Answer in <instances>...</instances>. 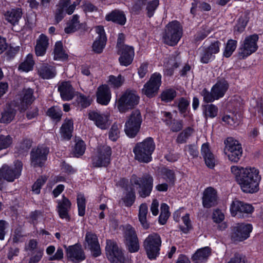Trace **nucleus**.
<instances>
[{
  "instance_id": "nucleus-17",
  "label": "nucleus",
  "mask_w": 263,
  "mask_h": 263,
  "mask_svg": "<svg viewBox=\"0 0 263 263\" xmlns=\"http://www.w3.org/2000/svg\"><path fill=\"white\" fill-rule=\"evenodd\" d=\"M88 117L98 128L102 130L107 129L111 124L109 116L99 111H89Z\"/></svg>"
},
{
  "instance_id": "nucleus-33",
  "label": "nucleus",
  "mask_w": 263,
  "mask_h": 263,
  "mask_svg": "<svg viewBox=\"0 0 263 263\" xmlns=\"http://www.w3.org/2000/svg\"><path fill=\"white\" fill-rule=\"evenodd\" d=\"M73 123L71 119H66L60 128V133L64 139L69 140L72 137Z\"/></svg>"
},
{
  "instance_id": "nucleus-50",
  "label": "nucleus",
  "mask_w": 263,
  "mask_h": 263,
  "mask_svg": "<svg viewBox=\"0 0 263 263\" xmlns=\"http://www.w3.org/2000/svg\"><path fill=\"white\" fill-rule=\"evenodd\" d=\"M124 82V78L121 74L116 77L111 75L109 77L108 82L114 88H119L122 85Z\"/></svg>"
},
{
  "instance_id": "nucleus-20",
  "label": "nucleus",
  "mask_w": 263,
  "mask_h": 263,
  "mask_svg": "<svg viewBox=\"0 0 263 263\" xmlns=\"http://www.w3.org/2000/svg\"><path fill=\"white\" fill-rule=\"evenodd\" d=\"M118 54L120 55L119 61L121 65L128 66L133 62L134 55V48L133 46L125 45L118 49Z\"/></svg>"
},
{
  "instance_id": "nucleus-14",
  "label": "nucleus",
  "mask_w": 263,
  "mask_h": 263,
  "mask_svg": "<svg viewBox=\"0 0 263 263\" xmlns=\"http://www.w3.org/2000/svg\"><path fill=\"white\" fill-rule=\"evenodd\" d=\"M124 237L128 251L130 253L138 252L140 248L138 238L135 229L130 225L125 226Z\"/></svg>"
},
{
  "instance_id": "nucleus-62",
  "label": "nucleus",
  "mask_w": 263,
  "mask_h": 263,
  "mask_svg": "<svg viewBox=\"0 0 263 263\" xmlns=\"http://www.w3.org/2000/svg\"><path fill=\"white\" fill-rule=\"evenodd\" d=\"M77 101L83 108L89 106L91 102V99L89 96H85L83 94H80L77 97Z\"/></svg>"
},
{
  "instance_id": "nucleus-10",
  "label": "nucleus",
  "mask_w": 263,
  "mask_h": 263,
  "mask_svg": "<svg viewBox=\"0 0 263 263\" xmlns=\"http://www.w3.org/2000/svg\"><path fill=\"white\" fill-rule=\"evenodd\" d=\"M105 251L108 259L111 263L124 262L125 257L123 251L114 240H106Z\"/></svg>"
},
{
  "instance_id": "nucleus-46",
  "label": "nucleus",
  "mask_w": 263,
  "mask_h": 263,
  "mask_svg": "<svg viewBox=\"0 0 263 263\" xmlns=\"http://www.w3.org/2000/svg\"><path fill=\"white\" fill-rule=\"evenodd\" d=\"M47 115L52 119L59 122L61 119L63 113L59 107L52 106L47 110Z\"/></svg>"
},
{
  "instance_id": "nucleus-34",
  "label": "nucleus",
  "mask_w": 263,
  "mask_h": 263,
  "mask_svg": "<svg viewBox=\"0 0 263 263\" xmlns=\"http://www.w3.org/2000/svg\"><path fill=\"white\" fill-rule=\"evenodd\" d=\"M229 87L228 82L223 80L218 81L212 88L213 92L217 99L222 98Z\"/></svg>"
},
{
  "instance_id": "nucleus-45",
  "label": "nucleus",
  "mask_w": 263,
  "mask_h": 263,
  "mask_svg": "<svg viewBox=\"0 0 263 263\" xmlns=\"http://www.w3.org/2000/svg\"><path fill=\"white\" fill-rule=\"evenodd\" d=\"M161 213L159 217V222L160 224L163 225L166 222L168 217L170 216L169 212V206L165 203L161 204Z\"/></svg>"
},
{
  "instance_id": "nucleus-27",
  "label": "nucleus",
  "mask_w": 263,
  "mask_h": 263,
  "mask_svg": "<svg viewBox=\"0 0 263 263\" xmlns=\"http://www.w3.org/2000/svg\"><path fill=\"white\" fill-rule=\"evenodd\" d=\"M23 14L21 8L16 7L7 10L4 13L5 21L13 26L18 24Z\"/></svg>"
},
{
  "instance_id": "nucleus-2",
  "label": "nucleus",
  "mask_w": 263,
  "mask_h": 263,
  "mask_svg": "<svg viewBox=\"0 0 263 263\" xmlns=\"http://www.w3.org/2000/svg\"><path fill=\"white\" fill-rule=\"evenodd\" d=\"M155 146L154 139L152 137H147L142 142L137 143L133 148L135 159L142 163L151 162Z\"/></svg>"
},
{
  "instance_id": "nucleus-1",
  "label": "nucleus",
  "mask_w": 263,
  "mask_h": 263,
  "mask_svg": "<svg viewBox=\"0 0 263 263\" xmlns=\"http://www.w3.org/2000/svg\"><path fill=\"white\" fill-rule=\"evenodd\" d=\"M231 171L243 193L254 194L259 191L261 176L258 170L255 167L232 166Z\"/></svg>"
},
{
  "instance_id": "nucleus-60",
  "label": "nucleus",
  "mask_w": 263,
  "mask_h": 263,
  "mask_svg": "<svg viewBox=\"0 0 263 263\" xmlns=\"http://www.w3.org/2000/svg\"><path fill=\"white\" fill-rule=\"evenodd\" d=\"M201 96L203 97V101L206 103L212 102L217 100L213 92H210L207 89L204 88L201 92Z\"/></svg>"
},
{
  "instance_id": "nucleus-53",
  "label": "nucleus",
  "mask_w": 263,
  "mask_h": 263,
  "mask_svg": "<svg viewBox=\"0 0 263 263\" xmlns=\"http://www.w3.org/2000/svg\"><path fill=\"white\" fill-rule=\"evenodd\" d=\"M47 180V177L45 176H41L34 182L32 186V191L36 194L40 193L42 186L45 184Z\"/></svg>"
},
{
  "instance_id": "nucleus-16",
  "label": "nucleus",
  "mask_w": 263,
  "mask_h": 263,
  "mask_svg": "<svg viewBox=\"0 0 263 263\" xmlns=\"http://www.w3.org/2000/svg\"><path fill=\"white\" fill-rule=\"evenodd\" d=\"M22 167L23 164L22 162L16 161L15 162L14 167L4 164L0 170H2L3 176L5 180L9 182H12L16 178L20 177Z\"/></svg>"
},
{
  "instance_id": "nucleus-12",
  "label": "nucleus",
  "mask_w": 263,
  "mask_h": 263,
  "mask_svg": "<svg viewBox=\"0 0 263 263\" xmlns=\"http://www.w3.org/2000/svg\"><path fill=\"white\" fill-rule=\"evenodd\" d=\"M252 231L251 224L237 223L231 227V238L233 241H242L250 236Z\"/></svg>"
},
{
  "instance_id": "nucleus-47",
  "label": "nucleus",
  "mask_w": 263,
  "mask_h": 263,
  "mask_svg": "<svg viewBox=\"0 0 263 263\" xmlns=\"http://www.w3.org/2000/svg\"><path fill=\"white\" fill-rule=\"evenodd\" d=\"M85 149L84 142L81 139H77L73 149V154L74 156L79 157L84 154Z\"/></svg>"
},
{
  "instance_id": "nucleus-52",
  "label": "nucleus",
  "mask_w": 263,
  "mask_h": 263,
  "mask_svg": "<svg viewBox=\"0 0 263 263\" xmlns=\"http://www.w3.org/2000/svg\"><path fill=\"white\" fill-rule=\"evenodd\" d=\"M237 46V41L233 40H228L223 55L226 58L230 57L235 50Z\"/></svg>"
},
{
  "instance_id": "nucleus-39",
  "label": "nucleus",
  "mask_w": 263,
  "mask_h": 263,
  "mask_svg": "<svg viewBox=\"0 0 263 263\" xmlns=\"http://www.w3.org/2000/svg\"><path fill=\"white\" fill-rule=\"evenodd\" d=\"M211 254L210 249L209 247H204L198 250L192 256V258L196 262L202 261L205 260Z\"/></svg>"
},
{
  "instance_id": "nucleus-43",
  "label": "nucleus",
  "mask_w": 263,
  "mask_h": 263,
  "mask_svg": "<svg viewBox=\"0 0 263 263\" xmlns=\"http://www.w3.org/2000/svg\"><path fill=\"white\" fill-rule=\"evenodd\" d=\"M34 62L33 60V56L32 54H28L25 58L24 61L21 63L18 66V70L24 71L28 72L33 69Z\"/></svg>"
},
{
  "instance_id": "nucleus-55",
  "label": "nucleus",
  "mask_w": 263,
  "mask_h": 263,
  "mask_svg": "<svg viewBox=\"0 0 263 263\" xmlns=\"http://www.w3.org/2000/svg\"><path fill=\"white\" fill-rule=\"evenodd\" d=\"M13 142V138L10 135H0V151L10 147Z\"/></svg>"
},
{
  "instance_id": "nucleus-54",
  "label": "nucleus",
  "mask_w": 263,
  "mask_h": 263,
  "mask_svg": "<svg viewBox=\"0 0 263 263\" xmlns=\"http://www.w3.org/2000/svg\"><path fill=\"white\" fill-rule=\"evenodd\" d=\"M193 133V129L188 127L183 130L179 134L176 139V142L179 144L184 143L186 142L187 139Z\"/></svg>"
},
{
  "instance_id": "nucleus-22",
  "label": "nucleus",
  "mask_w": 263,
  "mask_h": 263,
  "mask_svg": "<svg viewBox=\"0 0 263 263\" xmlns=\"http://www.w3.org/2000/svg\"><path fill=\"white\" fill-rule=\"evenodd\" d=\"M95 30L98 35L94 41L92 47L95 53H101L106 45L107 37L103 26L96 27Z\"/></svg>"
},
{
  "instance_id": "nucleus-58",
  "label": "nucleus",
  "mask_w": 263,
  "mask_h": 263,
  "mask_svg": "<svg viewBox=\"0 0 263 263\" xmlns=\"http://www.w3.org/2000/svg\"><path fill=\"white\" fill-rule=\"evenodd\" d=\"M163 178L172 184H174L176 180L175 174L173 170L164 168L162 170Z\"/></svg>"
},
{
  "instance_id": "nucleus-28",
  "label": "nucleus",
  "mask_w": 263,
  "mask_h": 263,
  "mask_svg": "<svg viewBox=\"0 0 263 263\" xmlns=\"http://www.w3.org/2000/svg\"><path fill=\"white\" fill-rule=\"evenodd\" d=\"M107 21H111L123 26L126 22V17L124 12L119 9H115L107 14L105 16Z\"/></svg>"
},
{
  "instance_id": "nucleus-11",
  "label": "nucleus",
  "mask_w": 263,
  "mask_h": 263,
  "mask_svg": "<svg viewBox=\"0 0 263 263\" xmlns=\"http://www.w3.org/2000/svg\"><path fill=\"white\" fill-rule=\"evenodd\" d=\"M258 35L256 34L247 36L239 48V57L241 59H245L255 52L258 49Z\"/></svg>"
},
{
  "instance_id": "nucleus-13",
  "label": "nucleus",
  "mask_w": 263,
  "mask_h": 263,
  "mask_svg": "<svg viewBox=\"0 0 263 263\" xmlns=\"http://www.w3.org/2000/svg\"><path fill=\"white\" fill-rule=\"evenodd\" d=\"M49 148L44 145H39L33 148L30 153L31 165L34 167H42L47 158Z\"/></svg>"
},
{
  "instance_id": "nucleus-6",
  "label": "nucleus",
  "mask_w": 263,
  "mask_h": 263,
  "mask_svg": "<svg viewBox=\"0 0 263 263\" xmlns=\"http://www.w3.org/2000/svg\"><path fill=\"white\" fill-rule=\"evenodd\" d=\"M139 101V97L133 91L126 90L120 97L117 103L119 111L125 112L136 106Z\"/></svg>"
},
{
  "instance_id": "nucleus-36",
  "label": "nucleus",
  "mask_w": 263,
  "mask_h": 263,
  "mask_svg": "<svg viewBox=\"0 0 263 263\" xmlns=\"http://www.w3.org/2000/svg\"><path fill=\"white\" fill-rule=\"evenodd\" d=\"M136 199V195L134 189L132 187H126L125 192H124V196L121 198L125 206H131L134 203Z\"/></svg>"
},
{
  "instance_id": "nucleus-48",
  "label": "nucleus",
  "mask_w": 263,
  "mask_h": 263,
  "mask_svg": "<svg viewBox=\"0 0 263 263\" xmlns=\"http://www.w3.org/2000/svg\"><path fill=\"white\" fill-rule=\"evenodd\" d=\"M15 115V110L10 108L5 110L2 114V117L0 119V122L8 124L11 122Z\"/></svg>"
},
{
  "instance_id": "nucleus-56",
  "label": "nucleus",
  "mask_w": 263,
  "mask_h": 263,
  "mask_svg": "<svg viewBox=\"0 0 263 263\" xmlns=\"http://www.w3.org/2000/svg\"><path fill=\"white\" fill-rule=\"evenodd\" d=\"M77 204L78 208V214L83 216L85 213L86 201L83 195L79 194L77 197Z\"/></svg>"
},
{
  "instance_id": "nucleus-24",
  "label": "nucleus",
  "mask_w": 263,
  "mask_h": 263,
  "mask_svg": "<svg viewBox=\"0 0 263 263\" xmlns=\"http://www.w3.org/2000/svg\"><path fill=\"white\" fill-rule=\"evenodd\" d=\"M202 204L205 208H210L217 204V194L216 191L212 187H207L203 192Z\"/></svg>"
},
{
  "instance_id": "nucleus-61",
  "label": "nucleus",
  "mask_w": 263,
  "mask_h": 263,
  "mask_svg": "<svg viewBox=\"0 0 263 263\" xmlns=\"http://www.w3.org/2000/svg\"><path fill=\"white\" fill-rule=\"evenodd\" d=\"M119 133L118 125L117 123H115L111 126L109 132V138L112 141H116L119 137Z\"/></svg>"
},
{
  "instance_id": "nucleus-32",
  "label": "nucleus",
  "mask_w": 263,
  "mask_h": 263,
  "mask_svg": "<svg viewBox=\"0 0 263 263\" xmlns=\"http://www.w3.org/2000/svg\"><path fill=\"white\" fill-rule=\"evenodd\" d=\"M48 39L44 34H41L36 41L35 48V53L37 56H43L45 54L48 46Z\"/></svg>"
},
{
  "instance_id": "nucleus-29",
  "label": "nucleus",
  "mask_w": 263,
  "mask_h": 263,
  "mask_svg": "<svg viewBox=\"0 0 263 263\" xmlns=\"http://www.w3.org/2000/svg\"><path fill=\"white\" fill-rule=\"evenodd\" d=\"M201 154L204 160L206 165L210 168H213L215 165V159L211 151L210 145L208 143H203L202 145Z\"/></svg>"
},
{
  "instance_id": "nucleus-30",
  "label": "nucleus",
  "mask_w": 263,
  "mask_h": 263,
  "mask_svg": "<svg viewBox=\"0 0 263 263\" xmlns=\"http://www.w3.org/2000/svg\"><path fill=\"white\" fill-rule=\"evenodd\" d=\"M71 205L69 199L64 196L61 200L58 201V212L60 218L68 220L70 219L68 212L70 209Z\"/></svg>"
},
{
  "instance_id": "nucleus-9",
  "label": "nucleus",
  "mask_w": 263,
  "mask_h": 263,
  "mask_svg": "<svg viewBox=\"0 0 263 263\" xmlns=\"http://www.w3.org/2000/svg\"><path fill=\"white\" fill-rule=\"evenodd\" d=\"M112 151L107 145L98 147L97 154L92 157V164L94 167H106L110 163Z\"/></svg>"
},
{
  "instance_id": "nucleus-31",
  "label": "nucleus",
  "mask_w": 263,
  "mask_h": 263,
  "mask_svg": "<svg viewBox=\"0 0 263 263\" xmlns=\"http://www.w3.org/2000/svg\"><path fill=\"white\" fill-rule=\"evenodd\" d=\"M54 67L47 64H44L38 68V74L43 79H50L56 75Z\"/></svg>"
},
{
  "instance_id": "nucleus-18",
  "label": "nucleus",
  "mask_w": 263,
  "mask_h": 263,
  "mask_svg": "<svg viewBox=\"0 0 263 263\" xmlns=\"http://www.w3.org/2000/svg\"><path fill=\"white\" fill-rule=\"evenodd\" d=\"M253 210L251 204L237 200H234L230 206V211L233 216L243 217L245 215L251 214Z\"/></svg>"
},
{
  "instance_id": "nucleus-7",
  "label": "nucleus",
  "mask_w": 263,
  "mask_h": 263,
  "mask_svg": "<svg viewBox=\"0 0 263 263\" xmlns=\"http://www.w3.org/2000/svg\"><path fill=\"white\" fill-rule=\"evenodd\" d=\"M131 181L138 185V192L140 197L145 198L150 195L153 187V178L150 175L144 174L141 177L133 175Z\"/></svg>"
},
{
  "instance_id": "nucleus-5",
  "label": "nucleus",
  "mask_w": 263,
  "mask_h": 263,
  "mask_svg": "<svg viewBox=\"0 0 263 263\" xmlns=\"http://www.w3.org/2000/svg\"><path fill=\"white\" fill-rule=\"evenodd\" d=\"M224 153L228 159L232 162L237 163L242 155L241 144L232 137L228 138L224 141Z\"/></svg>"
},
{
  "instance_id": "nucleus-41",
  "label": "nucleus",
  "mask_w": 263,
  "mask_h": 263,
  "mask_svg": "<svg viewBox=\"0 0 263 263\" xmlns=\"http://www.w3.org/2000/svg\"><path fill=\"white\" fill-rule=\"evenodd\" d=\"M55 247L54 246H50L46 249V253L48 255H51L49 257V260H60L63 258V249L59 247L54 254H53L55 251Z\"/></svg>"
},
{
  "instance_id": "nucleus-59",
  "label": "nucleus",
  "mask_w": 263,
  "mask_h": 263,
  "mask_svg": "<svg viewBox=\"0 0 263 263\" xmlns=\"http://www.w3.org/2000/svg\"><path fill=\"white\" fill-rule=\"evenodd\" d=\"M176 96V91L173 89H167L161 94V99L166 102H170Z\"/></svg>"
},
{
  "instance_id": "nucleus-23",
  "label": "nucleus",
  "mask_w": 263,
  "mask_h": 263,
  "mask_svg": "<svg viewBox=\"0 0 263 263\" xmlns=\"http://www.w3.org/2000/svg\"><path fill=\"white\" fill-rule=\"evenodd\" d=\"M85 239L92 256L93 257L100 256L101 250L97 236L91 232H88L86 234Z\"/></svg>"
},
{
  "instance_id": "nucleus-63",
  "label": "nucleus",
  "mask_w": 263,
  "mask_h": 263,
  "mask_svg": "<svg viewBox=\"0 0 263 263\" xmlns=\"http://www.w3.org/2000/svg\"><path fill=\"white\" fill-rule=\"evenodd\" d=\"M182 219L184 226H180L181 230L185 233H187L192 228V225L191 224V220L190 219V216L189 214H186L185 216H182Z\"/></svg>"
},
{
  "instance_id": "nucleus-19",
  "label": "nucleus",
  "mask_w": 263,
  "mask_h": 263,
  "mask_svg": "<svg viewBox=\"0 0 263 263\" xmlns=\"http://www.w3.org/2000/svg\"><path fill=\"white\" fill-rule=\"evenodd\" d=\"M66 254L68 258L74 263H79L86 258L81 245L78 243L66 248Z\"/></svg>"
},
{
  "instance_id": "nucleus-40",
  "label": "nucleus",
  "mask_w": 263,
  "mask_h": 263,
  "mask_svg": "<svg viewBox=\"0 0 263 263\" xmlns=\"http://www.w3.org/2000/svg\"><path fill=\"white\" fill-rule=\"evenodd\" d=\"M203 114L204 118L207 119L208 118H213L218 114V107L212 104L202 105Z\"/></svg>"
},
{
  "instance_id": "nucleus-38",
  "label": "nucleus",
  "mask_w": 263,
  "mask_h": 263,
  "mask_svg": "<svg viewBox=\"0 0 263 263\" xmlns=\"http://www.w3.org/2000/svg\"><path fill=\"white\" fill-rule=\"evenodd\" d=\"M148 214V206L145 203H142L139 206L138 218L141 224L144 229H147L149 224L147 221V215Z\"/></svg>"
},
{
  "instance_id": "nucleus-4",
  "label": "nucleus",
  "mask_w": 263,
  "mask_h": 263,
  "mask_svg": "<svg viewBox=\"0 0 263 263\" xmlns=\"http://www.w3.org/2000/svg\"><path fill=\"white\" fill-rule=\"evenodd\" d=\"M162 240L156 233L149 234L144 240L143 247L149 259H155L159 254Z\"/></svg>"
},
{
  "instance_id": "nucleus-37",
  "label": "nucleus",
  "mask_w": 263,
  "mask_h": 263,
  "mask_svg": "<svg viewBox=\"0 0 263 263\" xmlns=\"http://www.w3.org/2000/svg\"><path fill=\"white\" fill-rule=\"evenodd\" d=\"M190 101L186 98L181 97L174 102V106L177 107L180 114L185 117L189 112Z\"/></svg>"
},
{
  "instance_id": "nucleus-3",
  "label": "nucleus",
  "mask_w": 263,
  "mask_h": 263,
  "mask_svg": "<svg viewBox=\"0 0 263 263\" xmlns=\"http://www.w3.org/2000/svg\"><path fill=\"white\" fill-rule=\"evenodd\" d=\"M183 29L179 22L173 21L168 23L162 33L164 43L170 45H176L182 36Z\"/></svg>"
},
{
  "instance_id": "nucleus-57",
  "label": "nucleus",
  "mask_w": 263,
  "mask_h": 263,
  "mask_svg": "<svg viewBox=\"0 0 263 263\" xmlns=\"http://www.w3.org/2000/svg\"><path fill=\"white\" fill-rule=\"evenodd\" d=\"M147 1V0H134L131 8L132 12L136 14H139Z\"/></svg>"
},
{
  "instance_id": "nucleus-26",
  "label": "nucleus",
  "mask_w": 263,
  "mask_h": 263,
  "mask_svg": "<svg viewBox=\"0 0 263 263\" xmlns=\"http://www.w3.org/2000/svg\"><path fill=\"white\" fill-rule=\"evenodd\" d=\"M97 102L102 105H107L111 99V92L106 85L100 86L96 92Z\"/></svg>"
},
{
  "instance_id": "nucleus-42",
  "label": "nucleus",
  "mask_w": 263,
  "mask_h": 263,
  "mask_svg": "<svg viewBox=\"0 0 263 263\" xmlns=\"http://www.w3.org/2000/svg\"><path fill=\"white\" fill-rule=\"evenodd\" d=\"M68 55L63 50V44L61 41L55 43L54 49V60H64L67 59Z\"/></svg>"
},
{
  "instance_id": "nucleus-35",
  "label": "nucleus",
  "mask_w": 263,
  "mask_h": 263,
  "mask_svg": "<svg viewBox=\"0 0 263 263\" xmlns=\"http://www.w3.org/2000/svg\"><path fill=\"white\" fill-rule=\"evenodd\" d=\"M83 26V24L80 23L79 16L75 14L67 23V26L65 28L64 30L66 33H71L82 28Z\"/></svg>"
},
{
  "instance_id": "nucleus-51",
  "label": "nucleus",
  "mask_w": 263,
  "mask_h": 263,
  "mask_svg": "<svg viewBox=\"0 0 263 263\" xmlns=\"http://www.w3.org/2000/svg\"><path fill=\"white\" fill-rule=\"evenodd\" d=\"M215 55L203 47L200 53V60L202 63L207 64L214 60Z\"/></svg>"
},
{
  "instance_id": "nucleus-25",
  "label": "nucleus",
  "mask_w": 263,
  "mask_h": 263,
  "mask_svg": "<svg viewBox=\"0 0 263 263\" xmlns=\"http://www.w3.org/2000/svg\"><path fill=\"white\" fill-rule=\"evenodd\" d=\"M34 90L30 88H24L21 94V101L19 106L21 111H24L35 100Z\"/></svg>"
},
{
  "instance_id": "nucleus-8",
  "label": "nucleus",
  "mask_w": 263,
  "mask_h": 263,
  "mask_svg": "<svg viewBox=\"0 0 263 263\" xmlns=\"http://www.w3.org/2000/svg\"><path fill=\"white\" fill-rule=\"evenodd\" d=\"M142 119L139 110L132 111L125 124L124 131L127 136L130 138L135 137L139 132Z\"/></svg>"
},
{
  "instance_id": "nucleus-15",
  "label": "nucleus",
  "mask_w": 263,
  "mask_h": 263,
  "mask_svg": "<svg viewBox=\"0 0 263 263\" xmlns=\"http://www.w3.org/2000/svg\"><path fill=\"white\" fill-rule=\"evenodd\" d=\"M161 83V75L159 73H153L149 81L144 84L142 92L148 97H153L157 93Z\"/></svg>"
},
{
  "instance_id": "nucleus-44",
  "label": "nucleus",
  "mask_w": 263,
  "mask_h": 263,
  "mask_svg": "<svg viewBox=\"0 0 263 263\" xmlns=\"http://www.w3.org/2000/svg\"><path fill=\"white\" fill-rule=\"evenodd\" d=\"M32 141L29 139H24L16 147L17 153L20 155H26L31 147Z\"/></svg>"
},
{
  "instance_id": "nucleus-49",
  "label": "nucleus",
  "mask_w": 263,
  "mask_h": 263,
  "mask_svg": "<svg viewBox=\"0 0 263 263\" xmlns=\"http://www.w3.org/2000/svg\"><path fill=\"white\" fill-rule=\"evenodd\" d=\"M146 10L147 15L148 17H152L159 5V0H152L146 3Z\"/></svg>"
},
{
  "instance_id": "nucleus-21",
  "label": "nucleus",
  "mask_w": 263,
  "mask_h": 263,
  "mask_svg": "<svg viewBox=\"0 0 263 263\" xmlns=\"http://www.w3.org/2000/svg\"><path fill=\"white\" fill-rule=\"evenodd\" d=\"M58 90L61 99L65 101L71 100L75 96V90L69 81H63L58 84Z\"/></svg>"
},
{
  "instance_id": "nucleus-64",
  "label": "nucleus",
  "mask_w": 263,
  "mask_h": 263,
  "mask_svg": "<svg viewBox=\"0 0 263 263\" xmlns=\"http://www.w3.org/2000/svg\"><path fill=\"white\" fill-rule=\"evenodd\" d=\"M58 7L62 9L66 13L70 15L74 11L69 12L70 7H71L70 0H60L59 2Z\"/></svg>"
}]
</instances>
